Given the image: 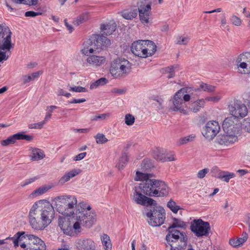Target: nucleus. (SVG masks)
Returning <instances> with one entry per match:
<instances>
[{
    "mask_svg": "<svg viewBox=\"0 0 250 250\" xmlns=\"http://www.w3.org/2000/svg\"><path fill=\"white\" fill-rule=\"evenodd\" d=\"M211 172L216 178L221 180L223 178V175L226 173V171L221 170L217 167H215L212 168Z\"/></svg>",
    "mask_w": 250,
    "mask_h": 250,
    "instance_id": "obj_38",
    "label": "nucleus"
},
{
    "mask_svg": "<svg viewBox=\"0 0 250 250\" xmlns=\"http://www.w3.org/2000/svg\"><path fill=\"white\" fill-rule=\"evenodd\" d=\"M24 233V232H18L12 237L0 240V245L7 244L6 250H9L12 244L17 247L20 242V245L24 250H46V245L41 238L32 234L22 236Z\"/></svg>",
    "mask_w": 250,
    "mask_h": 250,
    "instance_id": "obj_1",
    "label": "nucleus"
},
{
    "mask_svg": "<svg viewBox=\"0 0 250 250\" xmlns=\"http://www.w3.org/2000/svg\"><path fill=\"white\" fill-rule=\"evenodd\" d=\"M36 179H37L35 177L27 179L21 183V186L22 187H24L34 182Z\"/></svg>",
    "mask_w": 250,
    "mask_h": 250,
    "instance_id": "obj_62",
    "label": "nucleus"
},
{
    "mask_svg": "<svg viewBox=\"0 0 250 250\" xmlns=\"http://www.w3.org/2000/svg\"><path fill=\"white\" fill-rule=\"evenodd\" d=\"M189 39L188 37L179 36L176 38V43L180 45H186L189 42Z\"/></svg>",
    "mask_w": 250,
    "mask_h": 250,
    "instance_id": "obj_44",
    "label": "nucleus"
},
{
    "mask_svg": "<svg viewBox=\"0 0 250 250\" xmlns=\"http://www.w3.org/2000/svg\"><path fill=\"white\" fill-rule=\"evenodd\" d=\"M164 71L166 73L168 74V75L167 76L168 78H172L175 75L174 68L173 66L166 67L164 69Z\"/></svg>",
    "mask_w": 250,
    "mask_h": 250,
    "instance_id": "obj_52",
    "label": "nucleus"
},
{
    "mask_svg": "<svg viewBox=\"0 0 250 250\" xmlns=\"http://www.w3.org/2000/svg\"><path fill=\"white\" fill-rule=\"evenodd\" d=\"M222 126L225 133L236 135L240 133L241 127L238 119L232 116L227 117L224 120Z\"/></svg>",
    "mask_w": 250,
    "mask_h": 250,
    "instance_id": "obj_14",
    "label": "nucleus"
},
{
    "mask_svg": "<svg viewBox=\"0 0 250 250\" xmlns=\"http://www.w3.org/2000/svg\"><path fill=\"white\" fill-rule=\"evenodd\" d=\"M78 250H96V244L90 238L80 239L76 244Z\"/></svg>",
    "mask_w": 250,
    "mask_h": 250,
    "instance_id": "obj_24",
    "label": "nucleus"
},
{
    "mask_svg": "<svg viewBox=\"0 0 250 250\" xmlns=\"http://www.w3.org/2000/svg\"><path fill=\"white\" fill-rule=\"evenodd\" d=\"M165 162L173 161L176 160L175 155L174 152H170L165 154V159H163Z\"/></svg>",
    "mask_w": 250,
    "mask_h": 250,
    "instance_id": "obj_54",
    "label": "nucleus"
},
{
    "mask_svg": "<svg viewBox=\"0 0 250 250\" xmlns=\"http://www.w3.org/2000/svg\"><path fill=\"white\" fill-rule=\"evenodd\" d=\"M110 116V113H103L94 116L92 119V120L98 121L99 120H104L107 118H109Z\"/></svg>",
    "mask_w": 250,
    "mask_h": 250,
    "instance_id": "obj_55",
    "label": "nucleus"
},
{
    "mask_svg": "<svg viewBox=\"0 0 250 250\" xmlns=\"http://www.w3.org/2000/svg\"><path fill=\"white\" fill-rule=\"evenodd\" d=\"M153 157L157 161L164 162L163 159H165V153H163V150L157 149L153 153Z\"/></svg>",
    "mask_w": 250,
    "mask_h": 250,
    "instance_id": "obj_37",
    "label": "nucleus"
},
{
    "mask_svg": "<svg viewBox=\"0 0 250 250\" xmlns=\"http://www.w3.org/2000/svg\"><path fill=\"white\" fill-rule=\"evenodd\" d=\"M105 61V56L91 54L87 56L83 66L97 68L103 65Z\"/></svg>",
    "mask_w": 250,
    "mask_h": 250,
    "instance_id": "obj_21",
    "label": "nucleus"
},
{
    "mask_svg": "<svg viewBox=\"0 0 250 250\" xmlns=\"http://www.w3.org/2000/svg\"><path fill=\"white\" fill-rule=\"evenodd\" d=\"M116 28L115 22H108L101 25L100 29L103 34L106 36L110 35L114 32Z\"/></svg>",
    "mask_w": 250,
    "mask_h": 250,
    "instance_id": "obj_27",
    "label": "nucleus"
},
{
    "mask_svg": "<svg viewBox=\"0 0 250 250\" xmlns=\"http://www.w3.org/2000/svg\"><path fill=\"white\" fill-rule=\"evenodd\" d=\"M101 240L104 250H111L112 243L110 237L106 234L101 236Z\"/></svg>",
    "mask_w": 250,
    "mask_h": 250,
    "instance_id": "obj_31",
    "label": "nucleus"
},
{
    "mask_svg": "<svg viewBox=\"0 0 250 250\" xmlns=\"http://www.w3.org/2000/svg\"><path fill=\"white\" fill-rule=\"evenodd\" d=\"M58 108V106L56 105H50L47 106L46 110L47 112L46 113L45 116L44 117L43 121H45V123H46L47 121L50 119L51 116H52V113L53 112V110L54 109H57Z\"/></svg>",
    "mask_w": 250,
    "mask_h": 250,
    "instance_id": "obj_40",
    "label": "nucleus"
},
{
    "mask_svg": "<svg viewBox=\"0 0 250 250\" xmlns=\"http://www.w3.org/2000/svg\"><path fill=\"white\" fill-rule=\"evenodd\" d=\"M166 235V247L170 250H182L187 245V237L185 233L177 229H168Z\"/></svg>",
    "mask_w": 250,
    "mask_h": 250,
    "instance_id": "obj_7",
    "label": "nucleus"
},
{
    "mask_svg": "<svg viewBox=\"0 0 250 250\" xmlns=\"http://www.w3.org/2000/svg\"><path fill=\"white\" fill-rule=\"evenodd\" d=\"M167 206L174 213H176L180 209V207L172 200H170L168 202Z\"/></svg>",
    "mask_w": 250,
    "mask_h": 250,
    "instance_id": "obj_42",
    "label": "nucleus"
},
{
    "mask_svg": "<svg viewBox=\"0 0 250 250\" xmlns=\"http://www.w3.org/2000/svg\"><path fill=\"white\" fill-rule=\"evenodd\" d=\"M195 138V136L189 135L185 137L181 138L179 140V144L181 145L187 144L188 143L192 141Z\"/></svg>",
    "mask_w": 250,
    "mask_h": 250,
    "instance_id": "obj_48",
    "label": "nucleus"
},
{
    "mask_svg": "<svg viewBox=\"0 0 250 250\" xmlns=\"http://www.w3.org/2000/svg\"><path fill=\"white\" fill-rule=\"evenodd\" d=\"M187 227L186 223L181 219L176 218H172V223L168 227V229H173L176 228L186 229Z\"/></svg>",
    "mask_w": 250,
    "mask_h": 250,
    "instance_id": "obj_32",
    "label": "nucleus"
},
{
    "mask_svg": "<svg viewBox=\"0 0 250 250\" xmlns=\"http://www.w3.org/2000/svg\"><path fill=\"white\" fill-rule=\"evenodd\" d=\"M208 169L207 168H204L198 171L197 173V177L200 179L203 178L205 177L206 174L208 172Z\"/></svg>",
    "mask_w": 250,
    "mask_h": 250,
    "instance_id": "obj_56",
    "label": "nucleus"
},
{
    "mask_svg": "<svg viewBox=\"0 0 250 250\" xmlns=\"http://www.w3.org/2000/svg\"><path fill=\"white\" fill-rule=\"evenodd\" d=\"M33 139V137L29 135L24 134V132H21L15 134L8 137L6 139L3 140L1 142V145L2 146H7L11 144H15L17 140H25L30 142Z\"/></svg>",
    "mask_w": 250,
    "mask_h": 250,
    "instance_id": "obj_23",
    "label": "nucleus"
},
{
    "mask_svg": "<svg viewBox=\"0 0 250 250\" xmlns=\"http://www.w3.org/2000/svg\"><path fill=\"white\" fill-rule=\"evenodd\" d=\"M72 130L74 132H78V133H87L89 131V129L87 128H81V129L73 128Z\"/></svg>",
    "mask_w": 250,
    "mask_h": 250,
    "instance_id": "obj_63",
    "label": "nucleus"
},
{
    "mask_svg": "<svg viewBox=\"0 0 250 250\" xmlns=\"http://www.w3.org/2000/svg\"><path fill=\"white\" fill-rule=\"evenodd\" d=\"M140 190L138 188H135L133 200L136 203L146 206L155 205L156 204L155 200L143 195Z\"/></svg>",
    "mask_w": 250,
    "mask_h": 250,
    "instance_id": "obj_22",
    "label": "nucleus"
},
{
    "mask_svg": "<svg viewBox=\"0 0 250 250\" xmlns=\"http://www.w3.org/2000/svg\"><path fill=\"white\" fill-rule=\"evenodd\" d=\"M31 154L30 155V160L33 161H38L43 159L45 157L43 150L41 149L32 147L30 149Z\"/></svg>",
    "mask_w": 250,
    "mask_h": 250,
    "instance_id": "obj_26",
    "label": "nucleus"
},
{
    "mask_svg": "<svg viewBox=\"0 0 250 250\" xmlns=\"http://www.w3.org/2000/svg\"><path fill=\"white\" fill-rule=\"evenodd\" d=\"M58 211L64 215L71 217L75 215L77 206V200L74 195H63L55 198Z\"/></svg>",
    "mask_w": 250,
    "mask_h": 250,
    "instance_id": "obj_5",
    "label": "nucleus"
},
{
    "mask_svg": "<svg viewBox=\"0 0 250 250\" xmlns=\"http://www.w3.org/2000/svg\"><path fill=\"white\" fill-rule=\"evenodd\" d=\"M42 73V71H38L32 73L29 75H24L22 76L23 83L25 84L31 81H33L34 79L38 78L40 75Z\"/></svg>",
    "mask_w": 250,
    "mask_h": 250,
    "instance_id": "obj_35",
    "label": "nucleus"
},
{
    "mask_svg": "<svg viewBox=\"0 0 250 250\" xmlns=\"http://www.w3.org/2000/svg\"><path fill=\"white\" fill-rule=\"evenodd\" d=\"M192 89L189 87L182 88L174 95L170 101V109L173 111H178L180 113L187 115L188 114V109L187 107L186 102L190 99V95L188 94Z\"/></svg>",
    "mask_w": 250,
    "mask_h": 250,
    "instance_id": "obj_3",
    "label": "nucleus"
},
{
    "mask_svg": "<svg viewBox=\"0 0 250 250\" xmlns=\"http://www.w3.org/2000/svg\"><path fill=\"white\" fill-rule=\"evenodd\" d=\"M248 239V235L246 233H243L242 237L232 238L229 239V244L233 247H237L242 245Z\"/></svg>",
    "mask_w": 250,
    "mask_h": 250,
    "instance_id": "obj_29",
    "label": "nucleus"
},
{
    "mask_svg": "<svg viewBox=\"0 0 250 250\" xmlns=\"http://www.w3.org/2000/svg\"><path fill=\"white\" fill-rule=\"evenodd\" d=\"M131 69V64L128 60L118 58L111 62L109 71L111 75L117 79L125 77L130 72Z\"/></svg>",
    "mask_w": 250,
    "mask_h": 250,
    "instance_id": "obj_9",
    "label": "nucleus"
},
{
    "mask_svg": "<svg viewBox=\"0 0 250 250\" xmlns=\"http://www.w3.org/2000/svg\"><path fill=\"white\" fill-rule=\"evenodd\" d=\"M238 136L232 133L219 135L216 138V143L223 147H228L238 141Z\"/></svg>",
    "mask_w": 250,
    "mask_h": 250,
    "instance_id": "obj_20",
    "label": "nucleus"
},
{
    "mask_svg": "<svg viewBox=\"0 0 250 250\" xmlns=\"http://www.w3.org/2000/svg\"><path fill=\"white\" fill-rule=\"evenodd\" d=\"M48 189L49 188L45 187H41L36 189L32 194L35 196L42 195L45 193Z\"/></svg>",
    "mask_w": 250,
    "mask_h": 250,
    "instance_id": "obj_50",
    "label": "nucleus"
},
{
    "mask_svg": "<svg viewBox=\"0 0 250 250\" xmlns=\"http://www.w3.org/2000/svg\"><path fill=\"white\" fill-rule=\"evenodd\" d=\"M221 99L220 96H215L211 97H206L205 100L207 101H210L213 102H217Z\"/></svg>",
    "mask_w": 250,
    "mask_h": 250,
    "instance_id": "obj_58",
    "label": "nucleus"
},
{
    "mask_svg": "<svg viewBox=\"0 0 250 250\" xmlns=\"http://www.w3.org/2000/svg\"><path fill=\"white\" fill-rule=\"evenodd\" d=\"M190 229L196 237H201L208 235L210 227L208 222L198 219L191 222Z\"/></svg>",
    "mask_w": 250,
    "mask_h": 250,
    "instance_id": "obj_11",
    "label": "nucleus"
},
{
    "mask_svg": "<svg viewBox=\"0 0 250 250\" xmlns=\"http://www.w3.org/2000/svg\"><path fill=\"white\" fill-rule=\"evenodd\" d=\"M29 222L31 228L35 230H43L47 226L44 222L39 218L38 210L31 207L28 214Z\"/></svg>",
    "mask_w": 250,
    "mask_h": 250,
    "instance_id": "obj_16",
    "label": "nucleus"
},
{
    "mask_svg": "<svg viewBox=\"0 0 250 250\" xmlns=\"http://www.w3.org/2000/svg\"><path fill=\"white\" fill-rule=\"evenodd\" d=\"M229 110L232 117L238 118H243L248 114L247 106L238 101L234 102L229 106Z\"/></svg>",
    "mask_w": 250,
    "mask_h": 250,
    "instance_id": "obj_17",
    "label": "nucleus"
},
{
    "mask_svg": "<svg viewBox=\"0 0 250 250\" xmlns=\"http://www.w3.org/2000/svg\"><path fill=\"white\" fill-rule=\"evenodd\" d=\"M86 155V152H82V153H81L78 155H77L76 156H75V157L73 158V160L74 161H80L81 160H82L83 159L85 156Z\"/></svg>",
    "mask_w": 250,
    "mask_h": 250,
    "instance_id": "obj_60",
    "label": "nucleus"
},
{
    "mask_svg": "<svg viewBox=\"0 0 250 250\" xmlns=\"http://www.w3.org/2000/svg\"><path fill=\"white\" fill-rule=\"evenodd\" d=\"M75 215L72 217L69 216H60L58 220V225L63 233L69 236H74L78 232L75 231L74 228V223H75Z\"/></svg>",
    "mask_w": 250,
    "mask_h": 250,
    "instance_id": "obj_13",
    "label": "nucleus"
},
{
    "mask_svg": "<svg viewBox=\"0 0 250 250\" xmlns=\"http://www.w3.org/2000/svg\"><path fill=\"white\" fill-rule=\"evenodd\" d=\"M85 101H86V100L84 98L79 99H76L74 98V99H72L70 101H68V104H79V103H83Z\"/></svg>",
    "mask_w": 250,
    "mask_h": 250,
    "instance_id": "obj_59",
    "label": "nucleus"
},
{
    "mask_svg": "<svg viewBox=\"0 0 250 250\" xmlns=\"http://www.w3.org/2000/svg\"><path fill=\"white\" fill-rule=\"evenodd\" d=\"M148 224L153 227L160 226L166 219V212L161 207H156L146 213Z\"/></svg>",
    "mask_w": 250,
    "mask_h": 250,
    "instance_id": "obj_10",
    "label": "nucleus"
},
{
    "mask_svg": "<svg viewBox=\"0 0 250 250\" xmlns=\"http://www.w3.org/2000/svg\"><path fill=\"white\" fill-rule=\"evenodd\" d=\"M155 100L159 104V106L158 107L159 109H162L163 108V100L161 98H157L155 99Z\"/></svg>",
    "mask_w": 250,
    "mask_h": 250,
    "instance_id": "obj_64",
    "label": "nucleus"
},
{
    "mask_svg": "<svg viewBox=\"0 0 250 250\" xmlns=\"http://www.w3.org/2000/svg\"><path fill=\"white\" fill-rule=\"evenodd\" d=\"M155 43L150 40H138L131 46V51L136 56L146 58L152 56L156 51Z\"/></svg>",
    "mask_w": 250,
    "mask_h": 250,
    "instance_id": "obj_6",
    "label": "nucleus"
},
{
    "mask_svg": "<svg viewBox=\"0 0 250 250\" xmlns=\"http://www.w3.org/2000/svg\"><path fill=\"white\" fill-rule=\"evenodd\" d=\"M137 5L141 22L144 25L147 24L151 15V2L148 0H141Z\"/></svg>",
    "mask_w": 250,
    "mask_h": 250,
    "instance_id": "obj_12",
    "label": "nucleus"
},
{
    "mask_svg": "<svg viewBox=\"0 0 250 250\" xmlns=\"http://www.w3.org/2000/svg\"><path fill=\"white\" fill-rule=\"evenodd\" d=\"M156 187L155 189L158 193H155V197H164L168 195L169 189L165 182L158 180Z\"/></svg>",
    "mask_w": 250,
    "mask_h": 250,
    "instance_id": "obj_25",
    "label": "nucleus"
},
{
    "mask_svg": "<svg viewBox=\"0 0 250 250\" xmlns=\"http://www.w3.org/2000/svg\"><path fill=\"white\" fill-rule=\"evenodd\" d=\"M35 210L41 211L40 217L48 226L55 216V210L51 204L46 200H40L32 206Z\"/></svg>",
    "mask_w": 250,
    "mask_h": 250,
    "instance_id": "obj_8",
    "label": "nucleus"
},
{
    "mask_svg": "<svg viewBox=\"0 0 250 250\" xmlns=\"http://www.w3.org/2000/svg\"><path fill=\"white\" fill-rule=\"evenodd\" d=\"M138 14L136 8H131L123 10L121 12L122 16L125 19L131 20L136 18Z\"/></svg>",
    "mask_w": 250,
    "mask_h": 250,
    "instance_id": "obj_30",
    "label": "nucleus"
},
{
    "mask_svg": "<svg viewBox=\"0 0 250 250\" xmlns=\"http://www.w3.org/2000/svg\"><path fill=\"white\" fill-rule=\"evenodd\" d=\"M107 82V81L106 78H100L97 81H96L95 82L93 83L90 84V88L91 89H94L97 88L100 85H103L105 84H106Z\"/></svg>",
    "mask_w": 250,
    "mask_h": 250,
    "instance_id": "obj_39",
    "label": "nucleus"
},
{
    "mask_svg": "<svg viewBox=\"0 0 250 250\" xmlns=\"http://www.w3.org/2000/svg\"><path fill=\"white\" fill-rule=\"evenodd\" d=\"M235 176V174L234 173L226 171V173L223 175V178H222L221 180L229 182L230 179L234 178Z\"/></svg>",
    "mask_w": 250,
    "mask_h": 250,
    "instance_id": "obj_51",
    "label": "nucleus"
},
{
    "mask_svg": "<svg viewBox=\"0 0 250 250\" xmlns=\"http://www.w3.org/2000/svg\"><path fill=\"white\" fill-rule=\"evenodd\" d=\"M151 176V175L150 174L137 171L134 180L136 181H141L142 183H144L147 180H150V178Z\"/></svg>",
    "mask_w": 250,
    "mask_h": 250,
    "instance_id": "obj_36",
    "label": "nucleus"
},
{
    "mask_svg": "<svg viewBox=\"0 0 250 250\" xmlns=\"http://www.w3.org/2000/svg\"><path fill=\"white\" fill-rule=\"evenodd\" d=\"M128 160V156L127 153L124 152L122 154L120 157L118 163L116 165V167L119 169H123Z\"/></svg>",
    "mask_w": 250,
    "mask_h": 250,
    "instance_id": "obj_34",
    "label": "nucleus"
},
{
    "mask_svg": "<svg viewBox=\"0 0 250 250\" xmlns=\"http://www.w3.org/2000/svg\"><path fill=\"white\" fill-rule=\"evenodd\" d=\"M200 89L206 92H211L215 90V87L210 84L202 83L200 85Z\"/></svg>",
    "mask_w": 250,
    "mask_h": 250,
    "instance_id": "obj_41",
    "label": "nucleus"
},
{
    "mask_svg": "<svg viewBox=\"0 0 250 250\" xmlns=\"http://www.w3.org/2000/svg\"><path fill=\"white\" fill-rule=\"evenodd\" d=\"M96 143L99 144H103L108 141V139L102 133H98L95 136Z\"/></svg>",
    "mask_w": 250,
    "mask_h": 250,
    "instance_id": "obj_45",
    "label": "nucleus"
},
{
    "mask_svg": "<svg viewBox=\"0 0 250 250\" xmlns=\"http://www.w3.org/2000/svg\"><path fill=\"white\" fill-rule=\"evenodd\" d=\"M125 121L127 125H132L135 122V117L132 114H127L125 115Z\"/></svg>",
    "mask_w": 250,
    "mask_h": 250,
    "instance_id": "obj_47",
    "label": "nucleus"
},
{
    "mask_svg": "<svg viewBox=\"0 0 250 250\" xmlns=\"http://www.w3.org/2000/svg\"><path fill=\"white\" fill-rule=\"evenodd\" d=\"M42 13L41 12H36L32 11H27L25 13V16L28 17H35L36 16L41 15Z\"/></svg>",
    "mask_w": 250,
    "mask_h": 250,
    "instance_id": "obj_57",
    "label": "nucleus"
},
{
    "mask_svg": "<svg viewBox=\"0 0 250 250\" xmlns=\"http://www.w3.org/2000/svg\"><path fill=\"white\" fill-rule=\"evenodd\" d=\"M69 90L75 92H85L87 91V90L85 88L80 86H70Z\"/></svg>",
    "mask_w": 250,
    "mask_h": 250,
    "instance_id": "obj_53",
    "label": "nucleus"
},
{
    "mask_svg": "<svg viewBox=\"0 0 250 250\" xmlns=\"http://www.w3.org/2000/svg\"><path fill=\"white\" fill-rule=\"evenodd\" d=\"M158 180L150 179L139 184L138 188L145 195L149 196H155L156 192L155 188Z\"/></svg>",
    "mask_w": 250,
    "mask_h": 250,
    "instance_id": "obj_18",
    "label": "nucleus"
},
{
    "mask_svg": "<svg viewBox=\"0 0 250 250\" xmlns=\"http://www.w3.org/2000/svg\"><path fill=\"white\" fill-rule=\"evenodd\" d=\"M46 123L45 121H42L37 123L31 124L29 125L28 127L30 129H41Z\"/></svg>",
    "mask_w": 250,
    "mask_h": 250,
    "instance_id": "obj_49",
    "label": "nucleus"
},
{
    "mask_svg": "<svg viewBox=\"0 0 250 250\" xmlns=\"http://www.w3.org/2000/svg\"><path fill=\"white\" fill-rule=\"evenodd\" d=\"M231 23L235 26H239L242 24V20L238 17L235 15H232L230 17Z\"/></svg>",
    "mask_w": 250,
    "mask_h": 250,
    "instance_id": "obj_46",
    "label": "nucleus"
},
{
    "mask_svg": "<svg viewBox=\"0 0 250 250\" xmlns=\"http://www.w3.org/2000/svg\"><path fill=\"white\" fill-rule=\"evenodd\" d=\"M243 125L247 131L250 132V119H245Z\"/></svg>",
    "mask_w": 250,
    "mask_h": 250,
    "instance_id": "obj_61",
    "label": "nucleus"
},
{
    "mask_svg": "<svg viewBox=\"0 0 250 250\" xmlns=\"http://www.w3.org/2000/svg\"><path fill=\"white\" fill-rule=\"evenodd\" d=\"M220 129V125L217 122L209 121L203 128L202 134L206 138L211 139L217 135Z\"/></svg>",
    "mask_w": 250,
    "mask_h": 250,
    "instance_id": "obj_19",
    "label": "nucleus"
},
{
    "mask_svg": "<svg viewBox=\"0 0 250 250\" xmlns=\"http://www.w3.org/2000/svg\"><path fill=\"white\" fill-rule=\"evenodd\" d=\"M235 62L240 73H250V52L240 54L237 57Z\"/></svg>",
    "mask_w": 250,
    "mask_h": 250,
    "instance_id": "obj_15",
    "label": "nucleus"
},
{
    "mask_svg": "<svg viewBox=\"0 0 250 250\" xmlns=\"http://www.w3.org/2000/svg\"><path fill=\"white\" fill-rule=\"evenodd\" d=\"M204 103L205 102L203 99L193 102L190 104L188 110L196 113L204 106Z\"/></svg>",
    "mask_w": 250,
    "mask_h": 250,
    "instance_id": "obj_33",
    "label": "nucleus"
},
{
    "mask_svg": "<svg viewBox=\"0 0 250 250\" xmlns=\"http://www.w3.org/2000/svg\"><path fill=\"white\" fill-rule=\"evenodd\" d=\"M111 44L110 41L106 37L99 35H93L83 42L80 51L85 56L93 54L96 50Z\"/></svg>",
    "mask_w": 250,
    "mask_h": 250,
    "instance_id": "obj_4",
    "label": "nucleus"
},
{
    "mask_svg": "<svg viewBox=\"0 0 250 250\" xmlns=\"http://www.w3.org/2000/svg\"><path fill=\"white\" fill-rule=\"evenodd\" d=\"M82 170L79 168L73 169L66 172L60 179V182L64 183L81 173Z\"/></svg>",
    "mask_w": 250,
    "mask_h": 250,
    "instance_id": "obj_28",
    "label": "nucleus"
},
{
    "mask_svg": "<svg viewBox=\"0 0 250 250\" xmlns=\"http://www.w3.org/2000/svg\"><path fill=\"white\" fill-rule=\"evenodd\" d=\"M90 18L89 14L88 12H85L80 15L77 17L76 22L77 24H80L84 22Z\"/></svg>",
    "mask_w": 250,
    "mask_h": 250,
    "instance_id": "obj_43",
    "label": "nucleus"
},
{
    "mask_svg": "<svg viewBox=\"0 0 250 250\" xmlns=\"http://www.w3.org/2000/svg\"><path fill=\"white\" fill-rule=\"evenodd\" d=\"M86 209L89 211L91 208L83 202L78 204L75 215V222L74 223V228L78 233L81 231V225L89 228L93 226L96 220L95 214L87 213Z\"/></svg>",
    "mask_w": 250,
    "mask_h": 250,
    "instance_id": "obj_2",
    "label": "nucleus"
}]
</instances>
